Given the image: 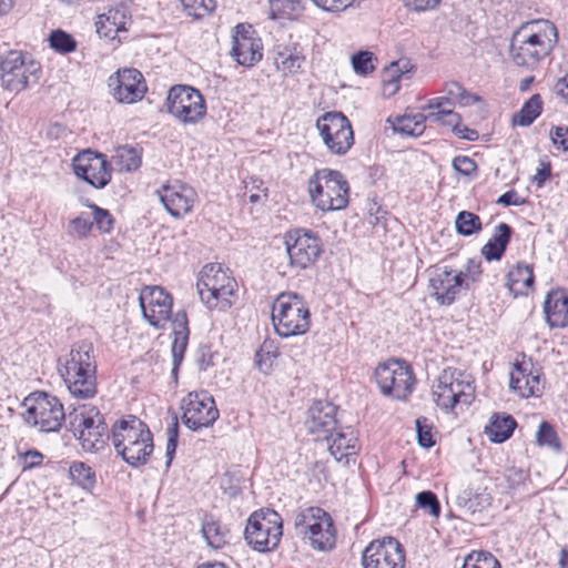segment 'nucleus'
Wrapping results in <instances>:
<instances>
[{
    "label": "nucleus",
    "instance_id": "obj_37",
    "mask_svg": "<svg viewBox=\"0 0 568 568\" xmlns=\"http://www.w3.org/2000/svg\"><path fill=\"white\" fill-rule=\"evenodd\" d=\"M490 496L489 494L475 493L471 489H465L457 496V505L465 509L466 513L475 514L484 510L488 506H490Z\"/></svg>",
    "mask_w": 568,
    "mask_h": 568
},
{
    "label": "nucleus",
    "instance_id": "obj_23",
    "mask_svg": "<svg viewBox=\"0 0 568 568\" xmlns=\"http://www.w3.org/2000/svg\"><path fill=\"white\" fill-rule=\"evenodd\" d=\"M109 87L115 100L133 103L143 98L146 87L136 69H123L109 78Z\"/></svg>",
    "mask_w": 568,
    "mask_h": 568
},
{
    "label": "nucleus",
    "instance_id": "obj_39",
    "mask_svg": "<svg viewBox=\"0 0 568 568\" xmlns=\"http://www.w3.org/2000/svg\"><path fill=\"white\" fill-rule=\"evenodd\" d=\"M427 119L428 115H424L422 113L413 115L405 114L397 119L395 130L407 135L418 136L424 132L425 121Z\"/></svg>",
    "mask_w": 568,
    "mask_h": 568
},
{
    "label": "nucleus",
    "instance_id": "obj_32",
    "mask_svg": "<svg viewBox=\"0 0 568 568\" xmlns=\"http://www.w3.org/2000/svg\"><path fill=\"white\" fill-rule=\"evenodd\" d=\"M322 439L327 442L328 450L336 460L355 453L356 438L352 430H333Z\"/></svg>",
    "mask_w": 568,
    "mask_h": 568
},
{
    "label": "nucleus",
    "instance_id": "obj_55",
    "mask_svg": "<svg viewBox=\"0 0 568 568\" xmlns=\"http://www.w3.org/2000/svg\"><path fill=\"white\" fill-rule=\"evenodd\" d=\"M536 437L540 445H548L554 448L560 447L556 432L547 422H542L539 425Z\"/></svg>",
    "mask_w": 568,
    "mask_h": 568
},
{
    "label": "nucleus",
    "instance_id": "obj_59",
    "mask_svg": "<svg viewBox=\"0 0 568 568\" xmlns=\"http://www.w3.org/2000/svg\"><path fill=\"white\" fill-rule=\"evenodd\" d=\"M453 168L460 174L470 176L477 170L476 162L469 156L458 155L453 160Z\"/></svg>",
    "mask_w": 568,
    "mask_h": 568
},
{
    "label": "nucleus",
    "instance_id": "obj_52",
    "mask_svg": "<svg viewBox=\"0 0 568 568\" xmlns=\"http://www.w3.org/2000/svg\"><path fill=\"white\" fill-rule=\"evenodd\" d=\"M93 227V222L83 215L77 216L69 222L68 234L72 239H85Z\"/></svg>",
    "mask_w": 568,
    "mask_h": 568
},
{
    "label": "nucleus",
    "instance_id": "obj_16",
    "mask_svg": "<svg viewBox=\"0 0 568 568\" xmlns=\"http://www.w3.org/2000/svg\"><path fill=\"white\" fill-rule=\"evenodd\" d=\"M284 244L290 266L297 271L312 266L322 253L321 240L311 231H290L284 236Z\"/></svg>",
    "mask_w": 568,
    "mask_h": 568
},
{
    "label": "nucleus",
    "instance_id": "obj_12",
    "mask_svg": "<svg viewBox=\"0 0 568 568\" xmlns=\"http://www.w3.org/2000/svg\"><path fill=\"white\" fill-rule=\"evenodd\" d=\"M41 67L20 51H9L0 61V81L3 89L20 92L39 79Z\"/></svg>",
    "mask_w": 568,
    "mask_h": 568
},
{
    "label": "nucleus",
    "instance_id": "obj_6",
    "mask_svg": "<svg viewBox=\"0 0 568 568\" xmlns=\"http://www.w3.org/2000/svg\"><path fill=\"white\" fill-rule=\"evenodd\" d=\"M196 287L201 301L207 308L226 311L232 305L236 281L221 264L210 263L201 270Z\"/></svg>",
    "mask_w": 568,
    "mask_h": 568
},
{
    "label": "nucleus",
    "instance_id": "obj_56",
    "mask_svg": "<svg viewBox=\"0 0 568 568\" xmlns=\"http://www.w3.org/2000/svg\"><path fill=\"white\" fill-rule=\"evenodd\" d=\"M313 3L327 12H342L349 8L355 0H312Z\"/></svg>",
    "mask_w": 568,
    "mask_h": 568
},
{
    "label": "nucleus",
    "instance_id": "obj_22",
    "mask_svg": "<svg viewBox=\"0 0 568 568\" xmlns=\"http://www.w3.org/2000/svg\"><path fill=\"white\" fill-rule=\"evenodd\" d=\"M254 34L251 26L240 23L235 27L231 55L243 67H252L263 57L261 39Z\"/></svg>",
    "mask_w": 568,
    "mask_h": 568
},
{
    "label": "nucleus",
    "instance_id": "obj_10",
    "mask_svg": "<svg viewBox=\"0 0 568 568\" xmlns=\"http://www.w3.org/2000/svg\"><path fill=\"white\" fill-rule=\"evenodd\" d=\"M23 405L27 408L23 414L24 422L40 432H58L65 419L63 405L55 396L45 393L34 394L27 397Z\"/></svg>",
    "mask_w": 568,
    "mask_h": 568
},
{
    "label": "nucleus",
    "instance_id": "obj_40",
    "mask_svg": "<svg viewBox=\"0 0 568 568\" xmlns=\"http://www.w3.org/2000/svg\"><path fill=\"white\" fill-rule=\"evenodd\" d=\"M272 18L294 19L303 11L302 0H270Z\"/></svg>",
    "mask_w": 568,
    "mask_h": 568
},
{
    "label": "nucleus",
    "instance_id": "obj_60",
    "mask_svg": "<svg viewBox=\"0 0 568 568\" xmlns=\"http://www.w3.org/2000/svg\"><path fill=\"white\" fill-rule=\"evenodd\" d=\"M402 2L409 10L422 12L435 9L440 0H402Z\"/></svg>",
    "mask_w": 568,
    "mask_h": 568
},
{
    "label": "nucleus",
    "instance_id": "obj_61",
    "mask_svg": "<svg viewBox=\"0 0 568 568\" xmlns=\"http://www.w3.org/2000/svg\"><path fill=\"white\" fill-rule=\"evenodd\" d=\"M263 182L258 179H251L250 182L245 183V189L251 193L248 200L251 203H256L261 200L260 191L266 196V189H262Z\"/></svg>",
    "mask_w": 568,
    "mask_h": 568
},
{
    "label": "nucleus",
    "instance_id": "obj_18",
    "mask_svg": "<svg viewBox=\"0 0 568 568\" xmlns=\"http://www.w3.org/2000/svg\"><path fill=\"white\" fill-rule=\"evenodd\" d=\"M182 420L192 430L209 427L219 418V409L211 395L206 392L187 394L182 402Z\"/></svg>",
    "mask_w": 568,
    "mask_h": 568
},
{
    "label": "nucleus",
    "instance_id": "obj_48",
    "mask_svg": "<svg viewBox=\"0 0 568 568\" xmlns=\"http://www.w3.org/2000/svg\"><path fill=\"white\" fill-rule=\"evenodd\" d=\"M405 74L406 72L399 69V61L392 62L390 65L384 72V92L388 95L395 94L399 89L398 81Z\"/></svg>",
    "mask_w": 568,
    "mask_h": 568
},
{
    "label": "nucleus",
    "instance_id": "obj_44",
    "mask_svg": "<svg viewBox=\"0 0 568 568\" xmlns=\"http://www.w3.org/2000/svg\"><path fill=\"white\" fill-rule=\"evenodd\" d=\"M72 480L84 489H90L94 486L95 474L90 466L82 462H74L69 469Z\"/></svg>",
    "mask_w": 568,
    "mask_h": 568
},
{
    "label": "nucleus",
    "instance_id": "obj_50",
    "mask_svg": "<svg viewBox=\"0 0 568 568\" xmlns=\"http://www.w3.org/2000/svg\"><path fill=\"white\" fill-rule=\"evenodd\" d=\"M377 59L373 52L359 51L352 55V65L357 74L365 75L373 72L376 69L374 61Z\"/></svg>",
    "mask_w": 568,
    "mask_h": 568
},
{
    "label": "nucleus",
    "instance_id": "obj_24",
    "mask_svg": "<svg viewBox=\"0 0 568 568\" xmlns=\"http://www.w3.org/2000/svg\"><path fill=\"white\" fill-rule=\"evenodd\" d=\"M336 412L334 404L326 400H316L307 410L306 428L317 440L327 437V434L336 430Z\"/></svg>",
    "mask_w": 568,
    "mask_h": 568
},
{
    "label": "nucleus",
    "instance_id": "obj_20",
    "mask_svg": "<svg viewBox=\"0 0 568 568\" xmlns=\"http://www.w3.org/2000/svg\"><path fill=\"white\" fill-rule=\"evenodd\" d=\"M73 171L78 178L97 189L104 187L111 180V169L105 156L91 150L73 159Z\"/></svg>",
    "mask_w": 568,
    "mask_h": 568
},
{
    "label": "nucleus",
    "instance_id": "obj_53",
    "mask_svg": "<svg viewBox=\"0 0 568 568\" xmlns=\"http://www.w3.org/2000/svg\"><path fill=\"white\" fill-rule=\"evenodd\" d=\"M416 505L423 509L427 510L429 515L434 517H438L440 514V504L438 501L437 496L430 490H424L416 495Z\"/></svg>",
    "mask_w": 568,
    "mask_h": 568
},
{
    "label": "nucleus",
    "instance_id": "obj_1",
    "mask_svg": "<svg viewBox=\"0 0 568 568\" xmlns=\"http://www.w3.org/2000/svg\"><path fill=\"white\" fill-rule=\"evenodd\" d=\"M557 42L558 30L551 21H525L510 37L509 58L518 67L534 68L550 54Z\"/></svg>",
    "mask_w": 568,
    "mask_h": 568
},
{
    "label": "nucleus",
    "instance_id": "obj_27",
    "mask_svg": "<svg viewBox=\"0 0 568 568\" xmlns=\"http://www.w3.org/2000/svg\"><path fill=\"white\" fill-rule=\"evenodd\" d=\"M510 388L521 397L539 396L544 385L538 373H534L526 363L516 365L510 373Z\"/></svg>",
    "mask_w": 568,
    "mask_h": 568
},
{
    "label": "nucleus",
    "instance_id": "obj_4",
    "mask_svg": "<svg viewBox=\"0 0 568 568\" xmlns=\"http://www.w3.org/2000/svg\"><path fill=\"white\" fill-rule=\"evenodd\" d=\"M308 193L317 209L338 211L348 204L349 185L339 171L322 169L310 178Z\"/></svg>",
    "mask_w": 568,
    "mask_h": 568
},
{
    "label": "nucleus",
    "instance_id": "obj_29",
    "mask_svg": "<svg viewBox=\"0 0 568 568\" xmlns=\"http://www.w3.org/2000/svg\"><path fill=\"white\" fill-rule=\"evenodd\" d=\"M535 282L532 266L525 263H517L507 274V287L516 297L526 295Z\"/></svg>",
    "mask_w": 568,
    "mask_h": 568
},
{
    "label": "nucleus",
    "instance_id": "obj_25",
    "mask_svg": "<svg viewBox=\"0 0 568 568\" xmlns=\"http://www.w3.org/2000/svg\"><path fill=\"white\" fill-rule=\"evenodd\" d=\"M150 428L140 418L128 415L112 426V443L118 455L124 452L140 437H149Z\"/></svg>",
    "mask_w": 568,
    "mask_h": 568
},
{
    "label": "nucleus",
    "instance_id": "obj_41",
    "mask_svg": "<svg viewBox=\"0 0 568 568\" xmlns=\"http://www.w3.org/2000/svg\"><path fill=\"white\" fill-rule=\"evenodd\" d=\"M280 353L273 341H264L255 354V363L258 369L268 374Z\"/></svg>",
    "mask_w": 568,
    "mask_h": 568
},
{
    "label": "nucleus",
    "instance_id": "obj_49",
    "mask_svg": "<svg viewBox=\"0 0 568 568\" xmlns=\"http://www.w3.org/2000/svg\"><path fill=\"white\" fill-rule=\"evenodd\" d=\"M50 45L60 53H70L75 50L77 42L69 33L62 30H54L51 32Z\"/></svg>",
    "mask_w": 568,
    "mask_h": 568
},
{
    "label": "nucleus",
    "instance_id": "obj_9",
    "mask_svg": "<svg viewBox=\"0 0 568 568\" xmlns=\"http://www.w3.org/2000/svg\"><path fill=\"white\" fill-rule=\"evenodd\" d=\"M296 534L314 549L327 550L335 544V530L331 516L320 507L298 511L294 519Z\"/></svg>",
    "mask_w": 568,
    "mask_h": 568
},
{
    "label": "nucleus",
    "instance_id": "obj_63",
    "mask_svg": "<svg viewBox=\"0 0 568 568\" xmlns=\"http://www.w3.org/2000/svg\"><path fill=\"white\" fill-rule=\"evenodd\" d=\"M497 204L504 205V206H510V205H521L524 203L523 200L519 199L517 192L515 190L507 191L506 193L501 194L497 199Z\"/></svg>",
    "mask_w": 568,
    "mask_h": 568
},
{
    "label": "nucleus",
    "instance_id": "obj_34",
    "mask_svg": "<svg viewBox=\"0 0 568 568\" xmlns=\"http://www.w3.org/2000/svg\"><path fill=\"white\" fill-rule=\"evenodd\" d=\"M126 17L124 9H110L99 16L95 22L97 32L105 38H114L118 32L125 30Z\"/></svg>",
    "mask_w": 568,
    "mask_h": 568
},
{
    "label": "nucleus",
    "instance_id": "obj_17",
    "mask_svg": "<svg viewBox=\"0 0 568 568\" xmlns=\"http://www.w3.org/2000/svg\"><path fill=\"white\" fill-rule=\"evenodd\" d=\"M364 568H404L405 551L393 537L373 540L363 551Z\"/></svg>",
    "mask_w": 568,
    "mask_h": 568
},
{
    "label": "nucleus",
    "instance_id": "obj_45",
    "mask_svg": "<svg viewBox=\"0 0 568 568\" xmlns=\"http://www.w3.org/2000/svg\"><path fill=\"white\" fill-rule=\"evenodd\" d=\"M462 568H501V566L490 552L471 551L465 557Z\"/></svg>",
    "mask_w": 568,
    "mask_h": 568
},
{
    "label": "nucleus",
    "instance_id": "obj_36",
    "mask_svg": "<svg viewBox=\"0 0 568 568\" xmlns=\"http://www.w3.org/2000/svg\"><path fill=\"white\" fill-rule=\"evenodd\" d=\"M202 534L207 545L215 549L222 548L230 541V529L213 517L204 518Z\"/></svg>",
    "mask_w": 568,
    "mask_h": 568
},
{
    "label": "nucleus",
    "instance_id": "obj_42",
    "mask_svg": "<svg viewBox=\"0 0 568 568\" xmlns=\"http://www.w3.org/2000/svg\"><path fill=\"white\" fill-rule=\"evenodd\" d=\"M455 226L458 234L470 236L481 231V221L478 215L462 211L456 216Z\"/></svg>",
    "mask_w": 568,
    "mask_h": 568
},
{
    "label": "nucleus",
    "instance_id": "obj_11",
    "mask_svg": "<svg viewBox=\"0 0 568 568\" xmlns=\"http://www.w3.org/2000/svg\"><path fill=\"white\" fill-rule=\"evenodd\" d=\"M245 539L255 550L274 549L282 537V518L273 509H261L253 513L245 527Z\"/></svg>",
    "mask_w": 568,
    "mask_h": 568
},
{
    "label": "nucleus",
    "instance_id": "obj_51",
    "mask_svg": "<svg viewBox=\"0 0 568 568\" xmlns=\"http://www.w3.org/2000/svg\"><path fill=\"white\" fill-rule=\"evenodd\" d=\"M89 207L93 211V226L95 225L102 233H110L114 226L111 213L97 204H89Z\"/></svg>",
    "mask_w": 568,
    "mask_h": 568
},
{
    "label": "nucleus",
    "instance_id": "obj_31",
    "mask_svg": "<svg viewBox=\"0 0 568 568\" xmlns=\"http://www.w3.org/2000/svg\"><path fill=\"white\" fill-rule=\"evenodd\" d=\"M153 435L149 432V437H140L135 443L129 446L120 454L122 459L132 467L145 465L153 453Z\"/></svg>",
    "mask_w": 568,
    "mask_h": 568
},
{
    "label": "nucleus",
    "instance_id": "obj_62",
    "mask_svg": "<svg viewBox=\"0 0 568 568\" xmlns=\"http://www.w3.org/2000/svg\"><path fill=\"white\" fill-rule=\"evenodd\" d=\"M551 140L555 144H559L564 151H568V128L556 126L551 132Z\"/></svg>",
    "mask_w": 568,
    "mask_h": 568
},
{
    "label": "nucleus",
    "instance_id": "obj_30",
    "mask_svg": "<svg viewBox=\"0 0 568 568\" xmlns=\"http://www.w3.org/2000/svg\"><path fill=\"white\" fill-rule=\"evenodd\" d=\"M513 230L506 223L497 225L491 239L481 247V254L487 261H499L510 241Z\"/></svg>",
    "mask_w": 568,
    "mask_h": 568
},
{
    "label": "nucleus",
    "instance_id": "obj_7",
    "mask_svg": "<svg viewBox=\"0 0 568 568\" xmlns=\"http://www.w3.org/2000/svg\"><path fill=\"white\" fill-rule=\"evenodd\" d=\"M480 265L469 260L464 270L454 271L447 266H436L429 275L430 295L440 305H450L462 288L468 290L478 281Z\"/></svg>",
    "mask_w": 568,
    "mask_h": 568
},
{
    "label": "nucleus",
    "instance_id": "obj_13",
    "mask_svg": "<svg viewBox=\"0 0 568 568\" xmlns=\"http://www.w3.org/2000/svg\"><path fill=\"white\" fill-rule=\"evenodd\" d=\"M316 129L332 154L345 155L354 144L351 122L342 112H326L321 115L316 120Z\"/></svg>",
    "mask_w": 568,
    "mask_h": 568
},
{
    "label": "nucleus",
    "instance_id": "obj_15",
    "mask_svg": "<svg viewBox=\"0 0 568 568\" xmlns=\"http://www.w3.org/2000/svg\"><path fill=\"white\" fill-rule=\"evenodd\" d=\"M168 112L185 124H195L204 118L206 104L201 92L189 85H175L166 98Z\"/></svg>",
    "mask_w": 568,
    "mask_h": 568
},
{
    "label": "nucleus",
    "instance_id": "obj_57",
    "mask_svg": "<svg viewBox=\"0 0 568 568\" xmlns=\"http://www.w3.org/2000/svg\"><path fill=\"white\" fill-rule=\"evenodd\" d=\"M178 423H173L168 428V442H166V452H165V466L169 468L172 464V460L175 455L176 446H178Z\"/></svg>",
    "mask_w": 568,
    "mask_h": 568
},
{
    "label": "nucleus",
    "instance_id": "obj_3",
    "mask_svg": "<svg viewBox=\"0 0 568 568\" xmlns=\"http://www.w3.org/2000/svg\"><path fill=\"white\" fill-rule=\"evenodd\" d=\"M272 322L282 337L303 335L311 326L308 305L297 293H281L272 306Z\"/></svg>",
    "mask_w": 568,
    "mask_h": 568
},
{
    "label": "nucleus",
    "instance_id": "obj_2",
    "mask_svg": "<svg viewBox=\"0 0 568 568\" xmlns=\"http://www.w3.org/2000/svg\"><path fill=\"white\" fill-rule=\"evenodd\" d=\"M59 371L73 396L91 398L97 394V362L91 342L73 344Z\"/></svg>",
    "mask_w": 568,
    "mask_h": 568
},
{
    "label": "nucleus",
    "instance_id": "obj_43",
    "mask_svg": "<svg viewBox=\"0 0 568 568\" xmlns=\"http://www.w3.org/2000/svg\"><path fill=\"white\" fill-rule=\"evenodd\" d=\"M116 161L120 170L135 171L141 165V153L136 148L124 145L116 150Z\"/></svg>",
    "mask_w": 568,
    "mask_h": 568
},
{
    "label": "nucleus",
    "instance_id": "obj_14",
    "mask_svg": "<svg viewBox=\"0 0 568 568\" xmlns=\"http://www.w3.org/2000/svg\"><path fill=\"white\" fill-rule=\"evenodd\" d=\"M375 378L381 392L396 399H406L415 384L410 366L398 359L379 364L375 369Z\"/></svg>",
    "mask_w": 568,
    "mask_h": 568
},
{
    "label": "nucleus",
    "instance_id": "obj_46",
    "mask_svg": "<svg viewBox=\"0 0 568 568\" xmlns=\"http://www.w3.org/2000/svg\"><path fill=\"white\" fill-rule=\"evenodd\" d=\"M184 12L194 19H201L214 11L215 0H180Z\"/></svg>",
    "mask_w": 568,
    "mask_h": 568
},
{
    "label": "nucleus",
    "instance_id": "obj_33",
    "mask_svg": "<svg viewBox=\"0 0 568 568\" xmlns=\"http://www.w3.org/2000/svg\"><path fill=\"white\" fill-rule=\"evenodd\" d=\"M304 55L301 53V51L297 50L296 47H276L274 63L277 70L284 74L296 73L304 63Z\"/></svg>",
    "mask_w": 568,
    "mask_h": 568
},
{
    "label": "nucleus",
    "instance_id": "obj_28",
    "mask_svg": "<svg viewBox=\"0 0 568 568\" xmlns=\"http://www.w3.org/2000/svg\"><path fill=\"white\" fill-rule=\"evenodd\" d=\"M173 326V342H172V357H173V375H176L180 364L183 361L184 353L189 343V326L185 312H178L172 322Z\"/></svg>",
    "mask_w": 568,
    "mask_h": 568
},
{
    "label": "nucleus",
    "instance_id": "obj_38",
    "mask_svg": "<svg viewBox=\"0 0 568 568\" xmlns=\"http://www.w3.org/2000/svg\"><path fill=\"white\" fill-rule=\"evenodd\" d=\"M542 109V101L539 94H534L514 115V124L520 126L530 125L535 119L540 114Z\"/></svg>",
    "mask_w": 568,
    "mask_h": 568
},
{
    "label": "nucleus",
    "instance_id": "obj_64",
    "mask_svg": "<svg viewBox=\"0 0 568 568\" xmlns=\"http://www.w3.org/2000/svg\"><path fill=\"white\" fill-rule=\"evenodd\" d=\"M554 91L558 95L568 100V72L562 78L557 80V82L554 87Z\"/></svg>",
    "mask_w": 568,
    "mask_h": 568
},
{
    "label": "nucleus",
    "instance_id": "obj_35",
    "mask_svg": "<svg viewBox=\"0 0 568 568\" xmlns=\"http://www.w3.org/2000/svg\"><path fill=\"white\" fill-rule=\"evenodd\" d=\"M516 425L513 416L494 414L485 427V434L491 442L503 443L513 435Z\"/></svg>",
    "mask_w": 568,
    "mask_h": 568
},
{
    "label": "nucleus",
    "instance_id": "obj_26",
    "mask_svg": "<svg viewBox=\"0 0 568 568\" xmlns=\"http://www.w3.org/2000/svg\"><path fill=\"white\" fill-rule=\"evenodd\" d=\"M544 313L550 327L568 325V293L557 288L547 293L544 302Z\"/></svg>",
    "mask_w": 568,
    "mask_h": 568
},
{
    "label": "nucleus",
    "instance_id": "obj_19",
    "mask_svg": "<svg viewBox=\"0 0 568 568\" xmlns=\"http://www.w3.org/2000/svg\"><path fill=\"white\" fill-rule=\"evenodd\" d=\"M143 317L155 328H162L172 314V297L160 286H145L139 296Z\"/></svg>",
    "mask_w": 568,
    "mask_h": 568
},
{
    "label": "nucleus",
    "instance_id": "obj_54",
    "mask_svg": "<svg viewBox=\"0 0 568 568\" xmlns=\"http://www.w3.org/2000/svg\"><path fill=\"white\" fill-rule=\"evenodd\" d=\"M428 120L434 122H440L445 125L452 126L454 132L456 133L457 129L460 125L462 118L452 109H442L437 112L429 113Z\"/></svg>",
    "mask_w": 568,
    "mask_h": 568
},
{
    "label": "nucleus",
    "instance_id": "obj_21",
    "mask_svg": "<svg viewBox=\"0 0 568 568\" xmlns=\"http://www.w3.org/2000/svg\"><path fill=\"white\" fill-rule=\"evenodd\" d=\"M156 194L165 210L174 217L190 213L196 199L193 187L179 180L163 184Z\"/></svg>",
    "mask_w": 568,
    "mask_h": 568
},
{
    "label": "nucleus",
    "instance_id": "obj_8",
    "mask_svg": "<svg viewBox=\"0 0 568 568\" xmlns=\"http://www.w3.org/2000/svg\"><path fill=\"white\" fill-rule=\"evenodd\" d=\"M474 392L470 377L457 368L444 369L433 387L434 400L445 412H453L457 405L469 406Z\"/></svg>",
    "mask_w": 568,
    "mask_h": 568
},
{
    "label": "nucleus",
    "instance_id": "obj_58",
    "mask_svg": "<svg viewBox=\"0 0 568 568\" xmlns=\"http://www.w3.org/2000/svg\"><path fill=\"white\" fill-rule=\"evenodd\" d=\"M416 432L418 444L420 446L429 448L435 444L433 440L430 427L426 425V418L416 419Z\"/></svg>",
    "mask_w": 568,
    "mask_h": 568
},
{
    "label": "nucleus",
    "instance_id": "obj_47",
    "mask_svg": "<svg viewBox=\"0 0 568 568\" xmlns=\"http://www.w3.org/2000/svg\"><path fill=\"white\" fill-rule=\"evenodd\" d=\"M444 92L446 93L447 99H450L453 103L458 102L460 105H470L478 101L476 95L468 93L464 87L456 81L447 82L445 84Z\"/></svg>",
    "mask_w": 568,
    "mask_h": 568
},
{
    "label": "nucleus",
    "instance_id": "obj_5",
    "mask_svg": "<svg viewBox=\"0 0 568 568\" xmlns=\"http://www.w3.org/2000/svg\"><path fill=\"white\" fill-rule=\"evenodd\" d=\"M69 429L85 452L98 453L104 449L110 438L104 416L95 406L82 405L68 416Z\"/></svg>",
    "mask_w": 568,
    "mask_h": 568
}]
</instances>
